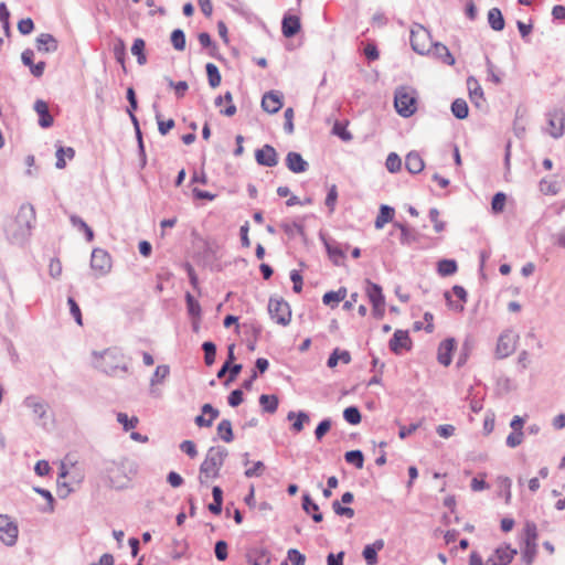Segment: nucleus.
<instances>
[{"instance_id": "61", "label": "nucleus", "mask_w": 565, "mask_h": 565, "mask_svg": "<svg viewBox=\"0 0 565 565\" xmlns=\"http://www.w3.org/2000/svg\"><path fill=\"white\" fill-rule=\"evenodd\" d=\"M523 441V431H512L508 437H507V445L510 447V448H515L518 447L519 445H521Z\"/></svg>"}, {"instance_id": "3", "label": "nucleus", "mask_w": 565, "mask_h": 565, "mask_svg": "<svg viewBox=\"0 0 565 565\" xmlns=\"http://www.w3.org/2000/svg\"><path fill=\"white\" fill-rule=\"evenodd\" d=\"M104 472L106 473L110 487L115 489H124L127 487L131 476L137 472L134 461L121 458L119 460H105Z\"/></svg>"}, {"instance_id": "59", "label": "nucleus", "mask_w": 565, "mask_h": 565, "mask_svg": "<svg viewBox=\"0 0 565 565\" xmlns=\"http://www.w3.org/2000/svg\"><path fill=\"white\" fill-rule=\"evenodd\" d=\"M429 218L434 223V228L437 233L444 231L445 223L439 221V211L436 207L429 210Z\"/></svg>"}, {"instance_id": "2", "label": "nucleus", "mask_w": 565, "mask_h": 565, "mask_svg": "<svg viewBox=\"0 0 565 565\" xmlns=\"http://www.w3.org/2000/svg\"><path fill=\"white\" fill-rule=\"evenodd\" d=\"M92 356L94 367L109 376H118L119 372H129L125 355L117 348H108L102 352L93 351Z\"/></svg>"}, {"instance_id": "5", "label": "nucleus", "mask_w": 565, "mask_h": 565, "mask_svg": "<svg viewBox=\"0 0 565 565\" xmlns=\"http://www.w3.org/2000/svg\"><path fill=\"white\" fill-rule=\"evenodd\" d=\"M416 92L408 87L402 86L396 88L394 96V105L398 115L402 117H411L416 111Z\"/></svg>"}, {"instance_id": "8", "label": "nucleus", "mask_w": 565, "mask_h": 565, "mask_svg": "<svg viewBox=\"0 0 565 565\" xmlns=\"http://www.w3.org/2000/svg\"><path fill=\"white\" fill-rule=\"evenodd\" d=\"M270 318L278 324L287 326L291 320V310L287 301L281 298L271 297L268 302Z\"/></svg>"}, {"instance_id": "31", "label": "nucleus", "mask_w": 565, "mask_h": 565, "mask_svg": "<svg viewBox=\"0 0 565 565\" xmlns=\"http://www.w3.org/2000/svg\"><path fill=\"white\" fill-rule=\"evenodd\" d=\"M302 509L306 513H312V520L315 522H321L323 520L322 513L319 512V507L313 502L308 493L302 495Z\"/></svg>"}, {"instance_id": "19", "label": "nucleus", "mask_w": 565, "mask_h": 565, "mask_svg": "<svg viewBox=\"0 0 565 565\" xmlns=\"http://www.w3.org/2000/svg\"><path fill=\"white\" fill-rule=\"evenodd\" d=\"M300 19L297 15L285 14L281 21V32L285 38H292L300 31Z\"/></svg>"}, {"instance_id": "35", "label": "nucleus", "mask_w": 565, "mask_h": 565, "mask_svg": "<svg viewBox=\"0 0 565 565\" xmlns=\"http://www.w3.org/2000/svg\"><path fill=\"white\" fill-rule=\"evenodd\" d=\"M394 226L401 230V244L411 245L412 243L416 242L417 236L414 230L402 223H395Z\"/></svg>"}, {"instance_id": "32", "label": "nucleus", "mask_w": 565, "mask_h": 565, "mask_svg": "<svg viewBox=\"0 0 565 565\" xmlns=\"http://www.w3.org/2000/svg\"><path fill=\"white\" fill-rule=\"evenodd\" d=\"M488 22L492 30L502 31L504 29V19L502 12L498 8H492L488 12Z\"/></svg>"}, {"instance_id": "62", "label": "nucleus", "mask_w": 565, "mask_h": 565, "mask_svg": "<svg viewBox=\"0 0 565 565\" xmlns=\"http://www.w3.org/2000/svg\"><path fill=\"white\" fill-rule=\"evenodd\" d=\"M214 552L218 561H225L227 558V543L225 541H217Z\"/></svg>"}, {"instance_id": "20", "label": "nucleus", "mask_w": 565, "mask_h": 565, "mask_svg": "<svg viewBox=\"0 0 565 565\" xmlns=\"http://www.w3.org/2000/svg\"><path fill=\"white\" fill-rule=\"evenodd\" d=\"M467 87L469 92L470 100L477 106L481 107L484 102L483 89L480 86L478 79L473 76L467 78Z\"/></svg>"}, {"instance_id": "44", "label": "nucleus", "mask_w": 565, "mask_h": 565, "mask_svg": "<svg viewBox=\"0 0 565 565\" xmlns=\"http://www.w3.org/2000/svg\"><path fill=\"white\" fill-rule=\"evenodd\" d=\"M171 43L177 51H183L185 49V34L181 29L172 31Z\"/></svg>"}, {"instance_id": "39", "label": "nucleus", "mask_w": 565, "mask_h": 565, "mask_svg": "<svg viewBox=\"0 0 565 565\" xmlns=\"http://www.w3.org/2000/svg\"><path fill=\"white\" fill-rule=\"evenodd\" d=\"M209 84L212 88H216L221 84V74L217 66L213 63H207L205 66Z\"/></svg>"}, {"instance_id": "43", "label": "nucleus", "mask_w": 565, "mask_h": 565, "mask_svg": "<svg viewBox=\"0 0 565 565\" xmlns=\"http://www.w3.org/2000/svg\"><path fill=\"white\" fill-rule=\"evenodd\" d=\"M202 349L204 351V362L207 366H211L215 362L216 345L211 341H205Z\"/></svg>"}, {"instance_id": "24", "label": "nucleus", "mask_w": 565, "mask_h": 565, "mask_svg": "<svg viewBox=\"0 0 565 565\" xmlns=\"http://www.w3.org/2000/svg\"><path fill=\"white\" fill-rule=\"evenodd\" d=\"M24 404L32 409L35 417L40 419L45 417L49 405L44 401L35 396H29L24 399Z\"/></svg>"}, {"instance_id": "9", "label": "nucleus", "mask_w": 565, "mask_h": 565, "mask_svg": "<svg viewBox=\"0 0 565 565\" xmlns=\"http://www.w3.org/2000/svg\"><path fill=\"white\" fill-rule=\"evenodd\" d=\"M519 335L512 330L501 333L495 348L497 358L504 359L511 355L515 351Z\"/></svg>"}, {"instance_id": "18", "label": "nucleus", "mask_w": 565, "mask_h": 565, "mask_svg": "<svg viewBox=\"0 0 565 565\" xmlns=\"http://www.w3.org/2000/svg\"><path fill=\"white\" fill-rule=\"evenodd\" d=\"M286 166L294 173H303L309 168V163L302 158V156L295 151L287 153Z\"/></svg>"}, {"instance_id": "48", "label": "nucleus", "mask_w": 565, "mask_h": 565, "mask_svg": "<svg viewBox=\"0 0 565 565\" xmlns=\"http://www.w3.org/2000/svg\"><path fill=\"white\" fill-rule=\"evenodd\" d=\"M33 490L41 494L46 501H47V505L42 508L41 511L42 512H53L54 511V498L52 495V493L46 490V489H43V488H39V487H34Z\"/></svg>"}, {"instance_id": "14", "label": "nucleus", "mask_w": 565, "mask_h": 565, "mask_svg": "<svg viewBox=\"0 0 565 565\" xmlns=\"http://www.w3.org/2000/svg\"><path fill=\"white\" fill-rule=\"evenodd\" d=\"M255 158L258 164L273 168L278 163L277 152L270 145H265L262 149L256 150Z\"/></svg>"}, {"instance_id": "42", "label": "nucleus", "mask_w": 565, "mask_h": 565, "mask_svg": "<svg viewBox=\"0 0 565 565\" xmlns=\"http://www.w3.org/2000/svg\"><path fill=\"white\" fill-rule=\"evenodd\" d=\"M348 463L354 465L358 469L363 468L364 456L361 450H350L344 455Z\"/></svg>"}, {"instance_id": "40", "label": "nucleus", "mask_w": 565, "mask_h": 565, "mask_svg": "<svg viewBox=\"0 0 565 565\" xmlns=\"http://www.w3.org/2000/svg\"><path fill=\"white\" fill-rule=\"evenodd\" d=\"M55 154H56V163H55L56 168L63 169L66 166L64 158L67 157L68 159H73L75 156V151L71 147H67V148L60 147V148H57Z\"/></svg>"}, {"instance_id": "12", "label": "nucleus", "mask_w": 565, "mask_h": 565, "mask_svg": "<svg viewBox=\"0 0 565 565\" xmlns=\"http://www.w3.org/2000/svg\"><path fill=\"white\" fill-rule=\"evenodd\" d=\"M516 550L509 545L500 546L487 558L484 565H508L516 555Z\"/></svg>"}, {"instance_id": "11", "label": "nucleus", "mask_w": 565, "mask_h": 565, "mask_svg": "<svg viewBox=\"0 0 565 565\" xmlns=\"http://www.w3.org/2000/svg\"><path fill=\"white\" fill-rule=\"evenodd\" d=\"M90 267L92 269L98 271L100 276L108 274L111 268V258L109 254L102 248L93 249Z\"/></svg>"}, {"instance_id": "55", "label": "nucleus", "mask_w": 565, "mask_h": 565, "mask_svg": "<svg viewBox=\"0 0 565 565\" xmlns=\"http://www.w3.org/2000/svg\"><path fill=\"white\" fill-rule=\"evenodd\" d=\"M168 84L174 89L178 98H182L185 95V92L189 89V85L185 81L174 83L172 79H168Z\"/></svg>"}, {"instance_id": "49", "label": "nucleus", "mask_w": 565, "mask_h": 565, "mask_svg": "<svg viewBox=\"0 0 565 565\" xmlns=\"http://www.w3.org/2000/svg\"><path fill=\"white\" fill-rule=\"evenodd\" d=\"M117 422L122 425V428L125 431H128L130 429H134L138 425V418L131 417L129 418L127 414L125 413H118L117 414Z\"/></svg>"}, {"instance_id": "1", "label": "nucleus", "mask_w": 565, "mask_h": 565, "mask_svg": "<svg viewBox=\"0 0 565 565\" xmlns=\"http://www.w3.org/2000/svg\"><path fill=\"white\" fill-rule=\"evenodd\" d=\"M34 210L31 205H22L14 220L6 225L7 238L17 245H22L31 235Z\"/></svg>"}, {"instance_id": "36", "label": "nucleus", "mask_w": 565, "mask_h": 565, "mask_svg": "<svg viewBox=\"0 0 565 565\" xmlns=\"http://www.w3.org/2000/svg\"><path fill=\"white\" fill-rule=\"evenodd\" d=\"M451 113L458 119L467 118L469 114L467 102L462 98L455 99L451 104Z\"/></svg>"}, {"instance_id": "16", "label": "nucleus", "mask_w": 565, "mask_h": 565, "mask_svg": "<svg viewBox=\"0 0 565 565\" xmlns=\"http://www.w3.org/2000/svg\"><path fill=\"white\" fill-rule=\"evenodd\" d=\"M550 135L553 138H559L564 134V113L562 110H553L548 113Z\"/></svg>"}, {"instance_id": "57", "label": "nucleus", "mask_w": 565, "mask_h": 565, "mask_svg": "<svg viewBox=\"0 0 565 565\" xmlns=\"http://www.w3.org/2000/svg\"><path fill=\"white\" fill-rule=\"evenodd\" d=\"M505 200H507V198H505L504 193H502V192L495 193L494 196L492 198V202H491L492 210L495 213L502 212L504 204H505Z\"/></svg>"}, {"instance_id": "28", "label": "nucleus", "mask_w": 565, "mask_h": 565, "mask_svg": "<svg viewBox=\"0 0 565 565\" xmlns=\"http://www.w3.org/2000/svg\"><path fill=\"white\" fill-rule=\"evenodd\" d=\"M365 285V292L372 305L385 303V298L380 285L372 282L370 280H366Z\"/></svg>"}, {"instance_id": "25", "label": "nucleus", "mask_w": 565, "mask_h": 565, "mask_svg": "<svg viewBox=\"0 0 565 565\" xmlns=\"http://www.w3.org/2000/svg\"><path fill=\"white\" fill-rule=\"evenodd\" d=\"M430 53L436 58L440 60L443 63H445L447 65L451 66L455 64V57L452 56V54L450 53L448 47L440 42L433 43Z\"/></svg>"}, {"instance_id": "15", "label": "nucleus", "mask_w": 565, "mask_h": 565, "mask_svg": "<svg viewBox=\"0 0 565 565\" xmlns=\"http://www.w3.org/2000/svg\"><path fill=\"white\" fill-rule=\"evenodd\" d=\"M323 244L327 249L328 256L330 260L333 263V265L342 266L344 264L345 253L341 248V245L335 241L326 238H323Z\"/></svg>"}, {"instance_id": "54", "label": "nucleus", "mask_w": 565, "mask_h": 565, "mask_svg": "<svg viewBox=\"0 0 565 565\" xmlns=\"http://www.w3.org/2000/svg\"><path fill=\"white\" fill-rule=\"evenodd\" d=\"M198 40L200 42V44L203 46V47H210V55L211 56H215V51H216V45L213 44L212 42V39L210 36L209 33L206 32H201L199 35H198Z\"/></svg>"}, {"instance_id": "6", "label": "nucleus", "mask_w": 565, "mask_h": 565, "mask_svg": "<svg viewBox=\"0 0 565 565\" xmlns=\"http://www.w3.org/2000/svg\"><path fill=\"white\" fill-rule=\"evenodd\" d=\"M522 541V561L525 565H532L537 553V527L534 522H525Z\"/></svg>"}, {"instance_id": "51", "label": "nucleus", "mask_w": 565, "mask_h": 565, "mask_svg": "<svg viewBox=\"0 0 565 565\" xmlns=\"http://www.w3.org/2000/svg\"><path fill=\"white\" fill-rule=\"evenodd\" d=\"M250 565H268L269 557L266 552H253L248 554Z\"/></svg>"}, {"instance_id": "13", "label": "nucleus", "mask_w": 565, "mask_h": 565, "mask_svg": "<svg viewBox=\"0 0 565 565\" xmlns=\"http://www.w3.org/2000/svg\"><path fill=\"white\" fill-rule=\"evenodd\" d=\"M390 350L395 354H401L403 350H409L412 341L406 330H396L388 342Z\"/></svg>"}, {"instance_id": "64", "label": "nucleus", "mask_w": 565, "mask_h": 565, "mask_svg": "<svg viewBox=\"0 0 565 565\" xmlns=\"http://www.w3.org/2000/svg\"><path fill=\"white\" fill-rule=\"evenodd\" d=\"M180 449L185 452L190 458L198 455L196 446L192 440H184L180 444Z\"/></svg>"}, {"instance_id": "10", "label": "nucleus", "mask_w": 565, "mask_h": 565, "mask_svg": "<svg viewBox=\"0 0 565 565\" xmlns=\"http://www.w3.org/2000/svg\"><path fill=\"white\" fill-rule=\"evenodd\" d=\"M19 529L8 515L0 514V541L7 546H13L17 543Z\"/></svg>"}, {"instance_id": "23", "label": "nucleus", "mask_w": 565, "mask_h": 565, "mask_svg": "<svg viewBox=\"0 0 565 565\" xmlns=\"http://www.w3.org/2000/svg\"><path fill=\"white\" fill-rule=\"evenodd\" d=\"M57 47V40L50 33H41L36 38V49L39 52L53 53Z\"/></svg>"}, {"instance_id": "45", "label": "nucleus", "mask_w": 565, "mask_h": 565, "mask_svg": "<svg viewBox=\"0 0 565 565\" xmlns=\"http://www.w3.org/2000/svg\"><path fill=\"white\" fill-rule=\"evenodd\" d=\"M385 167L391 173H396L402 168V160L397 153L391 152L385 161Z\"/></svg>"}, {"instance_id": "46", "label": "nucleus", "mask_w": 565, "mask_h": 565, "mask_svg": "<svg viewBox=\"0 0 565 565\" xmlns=\"http://www.w3.org/2000/svg\"><path fill=\"white\" fill-rule=\"evenodd\" d=\"M343 417L351 425H358L361 422V413L355 406L347 407L343 412Z\"/></svg>"}, {"instance_id": "53", "label": "nucleus", "mask_w": 565, "mask_h": 565, "mask_svg": "<svg viewBox=\"0 0 565 565\" xmlns=\"http://www.w3.org/2000/svg\"><path fill=\"white\" fill-rule=\"evenodd\" d=\"M170 373V369L168 365H158L153 376L150 380L151 385H154L158 382L163 381Z\"/></svg>"}, {"instance_id": "4", "label": "nucleus", "mask_w": 565, "mask_h": 565, "mask_svg": "<svg viewBox=\"0 0 565 565\" xmlns=\"http://www.w3.org/2000/svg\"><path fill=\"white\" fill-rule=\"evenodd\" d=\"M228 452L224 447L209 448L203 462L200 466L199 481L201 484L209 480L216 479Z\"/></svg>"}, {"instance_id": "34", "label": "nucleus", "mask_w": 565, "mask_h": 565, "mask_svg": "<svg viewBox=\"0 0 565 565\" xmlns=\"http://www.w3.org/2000/svg\"><path fill=\"white\" fill-rule=\"evenodd\" d=\"M217 435L225 443H231L234 439L232 422L230 419H222L218 423Z\"/></svg>"}, {"instance_id": "7", "label": "nucleus", "mask_w": 565, "mask_h": 565, "mask_svg": "<svg viewBox=\"0 0 565 565\" xmlns=\"http://www.w3.org/2000/svg\"><path fill=\"white\" fill-rule=\"evenodd\" d=\"M430 32L419 23H413L411 28V46L420 55L429 54L433 46Z\"/></svg>"}, {"instance_id": "60", "label": "nucleus", "mask_w": 565, "mask_h": 565, "mask_svg": "<svg viewBox=\"0 0 565 565\" xmlns=\"http://www.w3.org/2000/svg\"><path fill=\"white\" fill-rule=\"evenodd\" d=\"M33 29H34V23H33L32 19H30V18L21 19L18 22V30L23 35L30 34L33 31Z\"/></svg>"}, {"instance_id": "29", "label": "nucleus", "mask_w": 565, "mask_h": 565, "mask_svg": "<svg viewBox=\"0 0 565 565\" xmlns=\"http://www.w3.org/2000/svg\"><path fill=\"white\" fill-rule=\"evenodd\" d=\"M405 167L408 172L416 174L424 169L425 164L419 153L412 151L406 156Z\"/></svg>"}, {"instance_id": "47", "label": "nucleus", "mask_w": 565, "mask_h": 565, "mask_svg": "<svg viewBox=\"0 0 565 565\" xmlns=\"http://www.w3.org/2000/svg\"><path fill=\"white\" fill-rule=\"evenodd\" d=\"M185 301H186L189 315L192 317H200L201 316V306H200L199 301L190 292H186Z\"/></svg>"}, {"instance_id": "38", "label": "nucleus", "mask_w": 565, "mask_h": 565, "mask_svg": "<svg viewBox=\"0 0 565 565\" xmlns=\"http://www.w3.org/2000/svg\"><path fill=\"white\" fill-rule=\"evenodd\" d=\"M145 47H146V43L140 38L136 39L131 46V53L137 57V62L139 65H145L147 63Z\"/></svg>"}, {"instance_id": "50", "label": "nucleus", "mask_w": 565, "mask_h": 565, "mask_svg": "<svg viewBox=\"0 0 565 565\" xmlns=\"http://www.w3.org/2000/svg\"><path fill=\"white\" fill-rule=\"evenodd\" d=\"M337 200H338V189H337L335 184H332L329 188V191H328V194H327V198H326V201H324V204L329 209L330 213L334 212Z\"/></svg>"}, {"instance_id": "27", "label": "nucleus", "mask_w": 565, "mask_h": 565, "mask_svg": "<svg viewBox=\"0 0 565 565\" xmlns=\"http://www.w3.org/2000/svg\"><path fill=\"white\" fill-rule=\"evenodd\" d=\"M384 547L383 540H376L373 544H369L363 550V557L367 565L377 564V552Z\"/></svg>"}, {"instance_id": "33", "label": "nucleus", "mask_w": 565, "mask_h": 565, "mask_svg": "<svg viewBox=\"0 0 565 565\" xmlns=\"http://www.w3.org/2000/svg\"><path fill=\"white\" fill-rule=\"evenodd\" d=\"M394 216V209L388 205H381L380 213L376 216L375 220V228L380 230L382 228L386 223L391 222Z\"/></svg>"}, {"instance_id": "30", "label": "nucleus", "mask_w": 565, "mask_h": 565, "mask_svg": "<svg viewBox=\"0 0 565 565\" xmlns=\"http://www.w3.org/2000/svg\"><path fill=\"white\" fill-rule=\"evenodd\" d=\"M288 420L295 419V422L291 425V430L295 433H300L303 429L305 424H308L310 422V417L306 412H289L287 415Z\"/></svg>"}, {"instance_id": "17", "label": "nucleus", "mask_w": 565, "mask_h": 565, "mask_svg": "<svg viewBox=\"0 0 565 565\" xmlns=\"http://www.w3.org/2000/svg\"><path fill=\"white\" fill-rule=\"evenodd\" d=\"M282 107L281 94L268 92L263 96L262 108L268 114H276Z\"/></svg>"}, {"instance_id": "37", "label": "nucleus", "mask_w": 565, "mask_h": 565, "mask_svg": "<svg viewBox=\"0 0 565 565\" xmlns=\"http://www.w3.org/2000/svg\"><path fill=\"white\" fill-rule=\"evenodd\" d=\"M458 269L457 263L454 259H441L438 262L437 270L443 277L454 275Z\"/></svg>"}, {"instance_id": "21", "label": "nucleus", "mask_w": 565, "mask_h": 565, "mask_svg": "<svg viewBox=\"0 0 565 565\" xmlns=\"http://www.w3.org/2000/svg\"><path fill=\"white\" fill-rule=\"evenodd\" d=\"M456 347L455 339L449 338L440 342L438 347V362L445 366L451 363V353Z\"/></svg>"}, {"instance_id": "22", "label": "nucleus", "mask_w": 565, "mask_h": 565, "mask_svg": "<svg viewBox=\"0 0 565 565\" xmlns=\"http://www.w3.org/2000/svg\"><path fill=\"white\" fill-rule=\"evenodd\" d=\"M34 110L39 115V125L42 128H49L53 125V117L50 114L49 106L44 100L38 99L34 103Z\"/></svg>"}, {"instance_id": "63", "label": "nucleus", "mask_w": 565, "mask_h": 565, "mask_svg": "<svg viewBox=\"0 0 565 565\" xmlns=\"http://www.w3.org/2000/svg\"><path fill=\"white\" fill-rule=\"evenodd\" d=\"M288 559L294 564V565H303L305 562H306V557L303 554H301L298 550L296 548H290L288 551Z\"/></svg>"}, {"instance_id": "56", "label": "nucleus", "mask_w": 565, "mask_h": 565, "mask_svg": "<svg viewBox=\"0 0 565 565\" xmlns=\"http://www.w3.org/2000/svg\"><path fill=\"white\" fill-rule=\"evenodd\" d=\"M285 124H284V130L286 134L291 135L295 130L294 128V109L287 108L284 113Z\"/></svg>"}, {"instance_id": "52", "label": "nucleus", "mask_w": 565, "mask_h": 565, "mask_svg": "<svg viewBox=\"0 0 565 565\" xmlns=\"http://www.w3.org/2000/svg\"><path fill=\"white\" fill-rule=\"evenodd\" d=\"M114 55L116 61L125 68L126 46L121 39H118L114 45Z\"/></svg>"}, {"instance_id": "58", "label": "nucleus", "mask_w": 565, "mask_h": 565, "mask_svg": "<svg viewBox=\"0 0 565 565\" xmlns=\"http://www.w3.org/2000/svg\"><path fill=\"white\" fill-rule=\"evenodd\" d=\"M330 428H331V419L327 418V419L321 420L315 430L316 438L318 440H321L323 438V436L330 430Z\"/></svg>"}, {"instance_id": "41", "label": "nucleus", "mask_w": 565, "mask_h": 565, "mask_svg": "<svg viewBox=\"0 0 565 565\" xmlns=\"http://www.w3.org/2000/svg\"><path fill=\"white\" fill-rule=\"evenodd\" d=\"M259 404L265 412L273 414L277 411L278 398L275 395L263 394L259 397Z\"/></svg>"}, {"instance_id": "26", "label": "nucleus", "mask_w": 565, "mask_h": 565, "mask_svg": "<svg viewBox=\"0 0 565 565\" xmlns=\"http://www.w3.org/2000/svg\"><path fill=\"white\" fill-rule=\"evenodd\" d=\"M454 295L460 300V302H455L451 300V297L449 292H445V298L447 300V303L450 308H452L456 311H462L463 310V303L467 301V291L461 286H454L452 287Z\"/></svg>"}]
</instances>
